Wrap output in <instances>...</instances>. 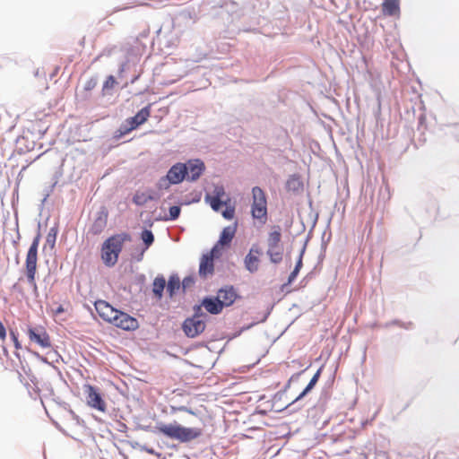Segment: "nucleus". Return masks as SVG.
Returning a JSON list of instances; mask_svg holds the SVG:
<instances>
[{
    "mask_svg": "<svg viewBox=\"0 0 459 459\" xmlns=\"http://www.w3.org/2000/svg\"><path fill=\"white\" fill-rule=\"evenodd\" d=\"M130 240L126 233L116 234L107 238L101 247V259L106 266H114L118 260L124 243Z\"/></svg>",
    "mask_w": 459,
    "mask_h": 459,
    "instance_id": "f257e3e1",
    "label": "nucleus"
},
{
    "mask_svg": "<svg viewBox=\"0 0 459 459\" xmlns=\"http://www.w3.org/2000/svg\"><path fill=\"white\" fill-rule=\"evenodd\" d=\"M156 429L160 433L181 442H189L198 438L203 434L202 429L186 428L177 422L171 424L161 423L157 425Z\"/></svg>",
    "mask_w": 459,
    "mask_h": 459,
    "instance_id": "f03ea898",
    "label": "nucleus"
},
{
    "mask_svg": "<svg viewBox=\"0 0 459 459\" xmlns=\"http://www.w3.org/2000/svg\"><path fill=\"white\" fill-rule=\"evenodd\" d=\"M41 239V234L38 231L37 235L33 238V241L27 252L25 260V273L28 282L37 288L36 284V273H37V262H38V247Z\"/></svg>",
    "mask_w": 459,
    "mask_h": 459,
    "instance_id": "7ed1b4c3",
    "label": "nucleus"
},
{
    "mask_svg": "<svg viewBox=\"0 0 459 459\" xmlns=\"http://www.w3.org/2000/svg\"><path fill=\"white\" fill-rule=\"evenodd\" d=\"M252 217L264 224L267 221V200L264 192L258 186L252 189Z\"/></svg>",
    "mask_w": 459,
    "mask_h": 459,
    "instance_id": "20e7f679",
    "label": "nucleus"
},
{
    "mask_svg": "<svg viewBox=\"0 0 459 459\" xmlns=\"http://www.w3.org/2000/svg\"><path fill=\"white\" fill-rule=\"evenodd\" d=\"M151 104L143 108L137 112L134 117L126 119V121L120 126L117 131V137H121L125 134H129L133 130L136 129L141 125L144 124L151 116Z\"/></svg>",
    "mask_w": 459,
    "mask_h": 459,
    "instance_id": "39448f33",
    "label": "nucleus"
},
{
    "mask_svg": "<svg viewBox=\"0 0 459 459\" xmlns=\"http://www.w3.org/2000/svg\"><path fill=\"white\" fill-rule=\"evenodd\" d=\"M195 315L193 317L186 318L182 325L183 331L187 337L195 338L202 333L205 329V323L200 319L202 315L201 306H195Z\"/></svg>",
    "mask_w": 459,
    "mask_h": 459,
    "instance_id": "423d86ee",
    "label": "nucleus"
},
{
    "mask_svg": "<svg viewBox=\"0 0 459 459\" xmlns=\"http://www.w3.org/2000/svg\"><path fill=\"white\" fill-rule=\"evenodd\" d=\"M83 392L88 406L101 412L106 411L107 404L95 386L85 384L83 385Z\"/></svg>",
    "mask_w": 459,
    "mask_h": 459,
    "instance_id": "0eeeda50",
    "label": "nucleus"
},
{
    "mask_svg": "<svg viewBox=\"0 0 459 459\" xmlns=\"http://www.w3.org/2000/svg\"><path fill=\"white\" fill-rule=\"evenodd\" d=\"M110 324L125 331H134L139 326L136 318L120 310L117 312V315Z\"/></svg>",
    "mask_w": 459,
    "mask_h": 459,
    "instance_id": "6e6552de",
    "label": "nucleus"
},
{
    "mask_svg": "<svg viewBox=\"0 0 459 459\" xmlns=\"http://www.w3.org/2000/svg\"><path fill=\"white\" fill-rule=\"evenodd\" d=\"M238 224L237 222L232 225H229L225 227L217 243L212 247V253H221V249L225 247H230L232 239L234 238L237 232Z\"/></svg>",
    "mask_w": 459,
    "mask_h": 459,
    "instance_id": "1a4fd4ad",
    "label": "nucleus"
},
{
    "mask_svg": "<svg viewBox=\"0 0 459 459\" xmlns=\"http://www.w3.org/2000/svg\"><path fill=\"white\" fill-rule=\"evenodd\" d=\"M221 253H212V248L211 251L205 255H204L200 261L199 265V274L201 277L205 278L207 275L212 274L214 271V257H219Z\"/></svg>",
    "mask_w": 459,
    "mask_h": 459,
    "instance_id": "9d476101",
    "label": "nucleus"
},
{
    "mask_svg": "<svg viewBox=\"0 0 459 459\" xmlns=\"http://www.w3.org/2000/svg\"><path fill=\"white\" fill-rule=\"evenodd\" d=\"M28 336L31 342H36L41 348L51 347L50 337L43 328H30Z\"/></svg>",
    "mask_w": 459,
    "mask_h": 459,
    "instance_id": "9b49d317",
    "label": "nucleus"
},
{
    "mask_svg": "<svg viewBox=\"0 0 459 459\" xmlns=\"http://www.w3.org/2000/svg\"><path fill=\"white\" fill-rule=\"evenodd\" d=\"M261 255V248L257 245H253L244 260L245 267L247 271L255 273L258 270L260 262L259 256Z\"/></svg>",
    "mask_w": 459,
    "mask_h": 459,
    "instance_id": "f8f14e48",
    "label": "nucleus"
},
{
    "mask_svg": "<svg viewBox=\"0 0 459 459\" xmlns=\"http://www.w3.org/2000/svg\"><path fill=\"white\" fill-rule=\"evenodd\" d=\"M95 309L98 315L106 322L111 323L114 316L117 315V309L114 308L109 303L105 300H97L94 303Z\"/></svg>",
    "mask_w": 459,
    "mask_h": 459,
    "instance_id": "ddd939ff",
    "label": "nucleus"
},
{
    "mask_svg": "<svg viewBox=\"0 0 459 459\" xmlns=\"http://www.w3.org/2000/svg\"><path fill=\"white\" fill-rule=\"evenodd\" d=\"M186 164L178 162L169 169L166 176L173 185H176L181 183L186 178Z\"/></svg>",
    "mask_w": 459,
    "mask_h": 459,
    "instance_id": "4468645a",
    "label": "nucleus"
},
{
    "mask_svg": "<svg viewBox=\"0 0 459 459\" xmlns=\"http://www.w3.org/2000/svg\"><path fill=\"white\" fill-rule=\"evenodd\" d=\"M221 307H229L232 305L237 298V294L232 287L221 289L218 291L217 297Z\"/></svg>",
    "mask_w": 459,
    "mask_h": 459,
    "instance_id": "2eb2a0df",
    "label": "nucleus"
},
{
    "mask_svg": "<svg viewBox=\"0 0 459 459\" xmlns=\"http://www.w3.org/2000/svg\"><path fill=\"white\" fill-rule=\"evenodd\" d=\"M187 168V179L195 181L196 180L204 169V164L199 160H195L194 161H189L186 165Z\"/></svg>",
    "mask_w": 459,
    "mask_h": 459,
    "instance_id": "dca6fc26",
    "label": "nucleus"
},
{
    "mask_svg": "<svg viewBox=\"0 0 459 459\" xmlns=\"http://www.w3.org/2000/svg\"><path fill=\"white\" fill-rule=\"evenodd\" d=\"M382 13L385 16L400 15V0H384L382 4Z\"/></svg>",
    "mask_w": 459,
    "mask_h": 459,
    "instance_id": "f3484780",
    "label": "nucleus"
},
{
    "mask_svg": "<svg viewBox=\"0 0 459 459\" xmlns=\"http://www.w3.org/2000/svg\"><path fill=\"white\" fill-rule=\"evenodd\" d=\"M200 306L201 307H204L207 312L212 315L220 314L223 308L217 298H204Z\"/></svg>",
    "mask_w": 459,
    "mask_h": 459,
    "instance_id": "a211bd4d",
    "label": "nucleus"
},
{
    "mask_svg": "<svg viewBox=\"0 0 459 459\" xmlns=\"http://www.w3.org/2000/svg\"><path fill=\"white\" fill-rule=\"evenodd\" d=\"M165 287V278L163 276H157L152 283V292L158 299H161Z\"/></svg>",
    "mask_w": 459,
    "mask_h": 459,
    "instance_id": "6ab92c4d",
    "label": "nucleus"
},
{
    "mask_svg": "<svg viewBox=\"0 0 459 459\" xmlns=\"http://www.w3.org/2000/svg\"><path fill=\"white\" fill-rule=\"evenodd\" d=\"M158 197L148 192H136L133 197V202L139 206L146 204L149 201L155 200Z\"/></svg>",
    "mask_w": 459,
    "mask_h": 459,
    "instance_id": "aec40b11",
    "label": "nucleus"
},
{
    "mask_svg": "<svg viewBox=\"0 0 459 459\" xmlns=\"http://www.w3.org/2000/svg\"><path fill=\"white\" fill-rule=\"evenodd\" d=\"M281 233L279 226L273 227V230L268 236V247H278L281 242Z\"/></svg>",
    "mask_w": 459,
    "mask_h": 459,
    "instance_id": "412c9836",
    "label": "nucleus"
},
{
    "mask_svg": "<svg viewBox=\"0 0 459 459\" xmlns=\"http://www.w3.org/2000/svg\"><path fill=\"white\" fill-rule=\"evenodd\" d=\"M107 225V215L99 216L93 222L91 231L93 235L100 234Z\"/></svg>",
    "mask_w": 459,
    "mask_h": 459,
    "instance_id": "4be33fe9",
    "label": "nucleus"
},
{
    "mask_svg": "<svg viewBox=\"0 0 459 459\" xmlns=\"http://www.w3.org/2000/svg\"><path fill=\"white\" fill-rule=\"evenodd\" d=\"M181 282L180 279L177 275H171L169 279L167 285V291L170 297H173L174 294L180 289Z\"/></svg>",
    "mask_w": 459,
    "mask_h": 459,
    "instance_id": "5701e85b",
    "label": "nucleus"
},
{
    "mask_svg": "<svg viewBox=\"0 0 459 459\" xmlns=\"http://www.w3.org/2000/svg\"><path fill=\"white\" fill-rule=\"evenodd\" d=\"M205 199L210 204L211 207L216 212L220 211L221 206L225 204L221 198H219V196L207 195Z\"/></svg>",
    "mask_w": 459,
    "mask_h": 459,
    "instance_id": "b1692460",
    "label": "nucleus"
},
{
    "mask_svg": "<svg viewBox=\"0 0 459 459\" xmlns=\"http://www.w3.org/2000/svg\"><path fill=\"white\" fill-rule=\"evenodd\" d=\"M320 373H321V370L318 369L316 371V373L313 376V377L310 379L308 385H307V387L303 390V392L298 396L297 399H300L301 397H303L307 393H308L314 386L317 383L318 379H319V377H320Z\"/></svg>",
    "mask_w": 459,
    "mask_h": 459,
    "instance_id": "393cba45",
    "label": "nucleus"
},
{
    "mask_svg": "<svg viewBox=\"0 0 459 459\" xmlns=\"http://www.w3.org/2000/svg\"><path fill=\"white\" fill-rule=\"evenodd\" d=\"M277 247H268L267 254L270 256V259L273 263L278 264L282 259V252L281 250L276 251Z\"/></svg>",
    "mask_w": 459,
    "mask_h": 459,
    "instance_id": "a878e982",
    "label": "nucleus"
},
{
    "mask_svg": "<svg viewBox=\"0 0 459 459\" xmlns=\"http://www.w3.org/2000/svg\"><path fill=\"white\" fill-rule=\"evenodd\" d=\"M141 238L145 244L146 248H148L154 241V236L149 230H143L141 233Z\"/></svg>",
    "mask_w": 459,
    "mask_h": 459,
    "instance_id": "bb28decb",
    "label": "nucleus"
},
{
    "mask_svg": "<svg viewBox=\"0 0 459 459\" xmlns=\"http://www.w3.org/2000/svg\"><path fill=\"white\" fill-rule=\"evenodd\" d=\"M447 136L455 141H459V124H454L447 127Z\"/></svg>",
    "mask_w": 459,
    "mask_h": 459,
    "instance_id": "cd10ccee",
    "label": "nucleus"
},
{
    "mask_svg": "<svg viewBox=\"0 0 459 459\" xmlns=\"http://www.w3.org/2000/svg\"><path fill=\"white\" fill-rule=\"evenodd\" d=\"M116 84H117L116 78L113 75H109L107 77L106 81L104 82L102 90L103 91L111 90L115 87Z\"/></svg>",
    "mask_w": 459,
    "mask_h": 459,
    "instance_id": "c85d7f7f",
    "label": "nucleus"
},
{
    "mask_svg": "<svg viewBox=\"0 0 459 459\" xmlns=\"http://www.w3.org/2000/svg\"><path fill=\"white\" fill-rule=\"evenodd\" d=\"M170 185H173L170 180L168 178L167 176L162 177L160 178V180L157 183V187L159 189H168Z\"/></svg>",
    "mask_w": 459,
    "mask_h": 459,
    "instance_id": "c756f323",
    "label": "nucleus"
},
{
    "mask_svg": "<svg viewBox=\"0 0 459 459\" xmlns=\"http://www.w3.org/2000/svg\"><path fill=\"white\" fill-rule=\"evenodd\" d=\"M180 207L174 205L169 208V220H176L180 214Z\"/></svg>",
    "mask_w": 459,
    "mask_h": 459,
    "instance_id": "7c9ffc66",
    "label": "nucleus"
},
{
    "mask_svg": "<svg viewBox=\"0 0 459 459\" xmlns=\"http://www.w3.org/2000/svg\"><path fill=\"white\" fill-rule=\"evenodd\" d=\"M195 283V281H194V278L193 277H186L184 278L183 281H182V287L184 290H186V289H189L191 288Z\"/></svg>",
    "mask_w": 459,
    "mask_h": 459,
    "instance_id": "2f4dec72",
    "label": "nucleus"
},
{
    "mask_svg": "<svg viewBox=\"0 0 459 459\" xmlns=\"http://www.w3.org/2000/svg\"><path fill=\"white\" fill-rule=\"evenodd\" d=\"M234 208L228 207L225 211L222 212V215L225 219L230 220L234 217Z\"/></svg>",
    "mask_w": 459,
    "mask_h": 459,
    "instance_id": "473e14b6",
    "label": "nucleus"
},
{
    "mask_svg": "<svg viewBox=\"0 0 459 459\" xmlns=\"http://www.w3.org/2000/svg\"><path fill=\"white\" fill-rule=\"evenodd\" d=\"M225 195L223 186H215L213 195L212 196H219V198H222Z\"/></svg>",
    "mask_w": 459,
    "mask_h": 459,
    "instance_id": "72a5a7b5",
    "label": "nucleus"
},
{
    "mask_svg": "<svg viewBox=\"0 0 459 459\" xmlns=\"http://www.w3.org/2000/svg\"><path fill=\"white\" fill-rule=\"evenodd\" d=\"M305 252V247L301 250L300 252V255H299V257L296 263V265H295V268L294 270H297V271H300V269L302 268V265H303V262H302V259H303V254Z\"/></svg>",
    "mask_w": 459,
    "mask_h": 459,
    "instance_id": "f704fd0d",
    "label": "nucleus"
},
{
    "mask_svg": "<svg viewBox=\"0 0 459 459\" xmlns=\"http://www.w3.org/2000/svg\"><path fill=\"white\" fill-rule=\"evenodd\" d=\"M56 230L55 229H51L50 232L48 235L47 241L48 242L52 241L54 243L55 239H56Z\"/></svg>",
    "mask_w": 459,
    "mask_h": 459,
    "instance_id": "c9c22d12",
    "label": "nucleus"
},
{
    "mask_svg": "<svg viewBox=\"0 0 459 459\" xmlns=\"http://www.w3.org/2000/svg\"><path fill=\"white\" fill-rule=\"evenodd\" d=\"M299 271H297V270H293V271L290 273V276H289V278H288V282H287V284H290V283H292V282L294 281V280L296 279L297 275L299 274Z\"/></svg>",
    "mask_w": 459,
    "mask_h": 459,
    "instance_id": "e433bc0d",
    "label": "nucleus"
},
{
    "mask_svg": "<svg viewBox=\"0 0 459 459\" xmlns=\"http://www.w3.org/2000/svg\"><path fill=\"white\" fill-rule=\"evenodd\" d=\"M6 337L5 327L3 323L0 321V340L4 341Z\"/></svg>",
    "mask_w": 459,
    "mask_h": 459,
    "instance_id": "4c0bfd02",
    "label": "nucleus"
},
{
    "mask_svg": "<svg viewBox=\"0 0 459 459\" xmlns=\"http://www.w3.org/2000/svg\"><path fill=\"white\" fill-rule=\"evenodd\" d=\"M11 337H12V339L13 341L15 348L16 349H20L21 348V344H20V342L18 341V338H17L16 334L13 332H11Z\"/></svg>",
    "mask_w": 459,
    "mask_h": 459,
    "instance_id": "58836bf2",
    "label": "nucleus"
},
{
    "mask_svg": "<svg viewBox=\"0 0 459 459\" xmlns=\"http://www.w3.org/2000/svg\"><path fill=\"white\" fill-rule=\"evenodd\" d=\"M95 86V82L91 83V82H89L88 85H87V89H91V87H94Z\"/></svg>",
    "mask_w": 459,
    "mask_h": 459,
    "instance_id": "ea45409f",
    "label": "nucleus"
},
{
    "mask_svg": "<svg viewBox=\"0 0 459 459\" xmlns=\"http://www.w3.org/2000/svg\"><path fill=\"white\" fill-rule=\"evenodd\" d=\"M64 311L63 307H59L57 309H56V313H62Z\"/></svg>",
    "mask_w": 459,
    "mask_h": 459,
    "instance_id": "a19ab883",
    "label": "nucleus"
}]
</instances>
